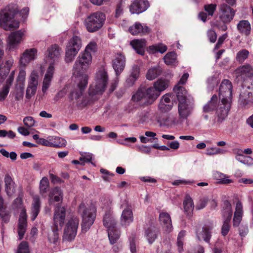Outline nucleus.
Listing matches in <instances>:
<instances>
[{
	"label": "nucleus",
	"instance_id": "1",
	"mask_svg": "<svg viewBox=\"0 0 253 253\" xmlns=\"http://www.w3.org/2000/svg\"><path fill=\"white\" fill-rule=\"evenodd\" d=\"M108 82L107 72L103 69L96 73L94 81L89 85L88 95L84 92L87 85L84 88L81 86L73 84L70 89L69 98L74 106L84 107L98 100L105 91Z\"/></svg>",
	"mask_w": 253,
	"mask_h": 253
},
{
	"label": "nucleus",
	"instance_id": "2",
	"mask_svg": "<svg viewBox=\"0 0 253 253\" xmlns=\"http://www.w3.org/2000/svg\"><path fill=\"white\" fill-rule=\"evenodd\" d=\"M92 57L89 54L81 52L78 56L73 67L74 76L73 84L81 86L84 88L88 84V76L85 73L92 63Z\"/></svg>",
	"mask_w": 253,
	"mask_h": 253
},
{
	"label": "nucleus",
	"instance_id": "3",
	"mask_svg": "<svg viewBox=\"0 0 253 253\" xmlns=\"http://www.w3.org/2000/svg\"><path fill=\"white\" fill-rule=\"evenodd\" d=\"M232 96V84L228 80H223L219 88L217 122H221L227 116L231 107Z\"/></svg>",
	"mask_w": 253,
	"mask_h": 253
},
{
	"label": "nucleus",
	"instance_id": "4",
	"mask_svg": "<svg viewBox=\"0 0 253 253\" xmlns=\"http://www.w3.org/2000/svg\"><path fill=\"white\" fill-rule=\"evenodd\" d=\"M189 74L185 73L180 78L176 84H175V93L178 101V113L181 118L186 119L191 111L190 107L187 103V91L184 85L189 78Z\"/></svg>",
	"mask_w": 253,
	"mask_h": 253
},
{
	"label": "nucleus",
	"instance_id": "5",
	"mask_svg": "<svg viewBox=\"0 0 253 253\" xmlns=\"http://www.w3.org/2000/svg\"><path fill=\"white\" fill-rule=\"evenodd\" d=\"M160 94L154 86L148 87H140L136 92L132 96V99L134 101H141L145 105H150L159 97Z\"/></svg>",
	"mask_w": 253,
	"mask_h": 253
},
{
	"label": "nucleus",
	"instance_id": "6",
	"mask_svg": "<svg viewBox=\"0 0 253 253\" xmlns=\"http://www.w3.org/2000/svg\"><path fill=\"white\" fill-rule=\"evenodd\" d=\"M79 211L82 217V230L86 232L94 222L96 216V209L93 205L86 207L84 204H81Z\"/></svg>",
	"mask_w": 253,
	"mask_h": 253
},
{
	"label": "nucleus",
	"instance_id": "7",
	"mask_svg": "<svg viewBox=\"0 0 253 253\" xmlns=\"http://www.w3.org/2000/svg\"><path fill=\"white\" fill-rule=\"evenodd\" d=\"M105 19V14L98 11L88 15L84 20V24L88 32H94L103 26Z\"/></svg>",
	"mask_w": 253,
	"mask_h": 253
},
{
	"label": "nucleus",
	"instance_id": "8",
	"mask_svg": "<svg viewBox=\"0 0 253 253\" xmlns=\"http://www.w3.org/2000/svg\"><path fill=\"white\" fill-rule=\"evenodd\" d=\"M82 46V40L78 36H74L68 41L65 48L64 60L66 63L73 62Z\"/></svg>",
	"mask_w": 253,
	"mask_h": 253
},
{
	"label": "nucleus",
	"instance_id": "9",
	"mask_svg": "<svg viewBox=\"0 0 253 253\" xmlns=\"http://www.w3.org/2000/svg\"><path fill=\"white\" fill-rule=\"evenodd\" d=\"M17 10L5 9L0 12V27L5 30H12L19 27V22L13 20Z\"/></svg>",
	"mask_w": 253,
	"mask_h": 253
},
{
	"label": "nucleus",
	"instance_id": "10",
	"mask_svg": "<svg viewBox=\"0 0 253 253\" xmlns=\"http://www.w3.org/2000/svg\"><path fill=\"white\" fill-rule=\"evenodd\" d=\"M13 206L15 208L21 209L18 225V233L19 239L21 240L26 231L27 217L26 210L23 207L21 198L18 197L14 200Z\"/></svg>",
	"mask_w": 253,
	"mask_h": 253
},
{
	"label": "nucleus",
	"instance_id": "11",
	"mask_svg": "<svg viewBox=\"0 0 253 253\" xmlns=\"http://www.w3.org/2000/svg\"><path fill=\"white\" fill-rule=\"evenodd\" d=\"M79 223V219L77 217H73L68 221L63 236L64 241H71L75 238Z\"/></svg>",
	"mask_w": 253,
	"mask_h": 253
},
{
	"label": "nucleus",
	"instance_id": "12",
	"mask_svg": "<svg viewBox=\"0 0 253 253\" xmlns=\"http://www.w3.org/2000/svg\"><path fill=\"white\" fill-rule=\"evenodd\" d=\"M62 53L61 48L56 44L51 45L46 51V62L49 64V66H53L58 62Z\"/></svg>",
	"mask_w": 253,
	"mask_h": 253
},
{
	"label": "nucleus",
	"instance_id": "13",
	"mask_svg": "<svg viewBox=\"0 0 253 253\" xmlns=\"http://www.w3.org/2000/svg\"><path fill=\"white\" fill-rule=\"evenodd\" d=\"M238 101L242 107L249 108L253 103V88L250 86L243 87L241 91Z\"/></svg>",
	"mask_w": 253,
	"mask_h": 253
},
{
	"label": "nucleus",
	"instance_id": "14",
	"mask_svg": "<svg viewBox=\"0 0 253 253\" xmlns=\"http://www.w3.org/2000/svg\"><path fill=\"white\" fill-rule=\"evenodd\" d=\"M213 227V224L211 222L205 223L201 229L198 230L196 231L197 239L199 241L203 240L205 242L210 244Z\"/></svg>",
	"mask_w": 253,
	"mask_h": 253
},
{
	"label": "nucleus",
	"instance_id": "15",
	"mask_svg": "<svg viewBox=\"0 0 253 253\" xmlns=\"http://www.w3.org/2000/svg\"><path fill=\"white\" fill-rule=\"evenodd\" d=\"M235 74L239 80L245 81L251 79L253 77V67L249 64L240 66L235 70Z\"/></svg>",
	"mask_w": 253,
	"mask_h": 253
},
{
	"label": "nucleus",
	"instance_id": "16",
	"mask_svg": "<svg viewBox=\"0 0 253 253\" xmlns=\"http://www.w3.org/2000/svg\"><path fill=\"white\" fill-rule=\"evenodd\" d=\"M38 55L36 48H28L24 50L20 57L19 63L21 66L26 67L30 62L35 60Z\"/></svg>",
	"mask_w": 253,
	"mask_h": 253
},
{
	"label": "nucleus",
	"instance_id": "17",
	"mask_svg": "<svg viewBox=\"0 0 253 253\" xmlns=\"http://www.w3.org/2000/svg\"><path fill=\"white\" fill-rule=\"evenodd\" d=\"M66 216V209L57 204L55 208L53 215V225L61 228L64 225Z\"/></svg>",
	"mask_w": 253,
	"mask_h": 253
},
{
	"label": "nucleus",
	"instance_id": "18",
	"mask_svg": "<svg viewBox=\"0 0 253 253\" xmlns=\"http://www.w3.org/2000/svg\"><path fill=\"white\" fill-rule=\"evenodd\" d=\"M38 75L35 71L31 73L28 81V85L26 90V97L30 99L35 95L38 84Z\"/></svg>",
	"mask_w": 253,
	"mask_h": 253
},
{
	"label": "nucleus",
	"instance_id": "19",
	"mask_svg": "<svg viewBox=\"0 0 253 253\" xmlns=\"http://www.w3.org/2000/svg\"><path fill=\"white\" fill-rule=\"evenodd\" d=\"M24 34L25 31L22 30H18L10 34L7 41L9 49H13L17 47V45L20 43Z\"/></svg>",
	"mask_w": 253,
	"mask_h": 253
},
{
	"label": "nucleus",
	"instance_id": "20",
	"mask_svg": "<svg viewBox=\"0 0 253 253\" xmlns=\"http://www.w3.org/2000/svg\"><path fill=\"white\" fill-rule=\"evenodd\" d=\"M220 20L225 23H229L234 17L235 10L229 5L226 4H223L220 6Z\"/></svg>",
	"mask_w": 253,
	"mask_h": 253
},
{
	"label": "nucleus",
	"instance_id": "21",
	"mask_svg": "<svg viewBox=\"0 0 253 253\" xmlns=\"http://www.w3.org/2000/svg\"><path fill=\"white\" fill-rule=\"evenodd\" d=\"M150 6L147 0H135L130 6V11L132 14H140L146 11Z\"/></svg>",
	"mask_w": 253,
	"mask_h": 253
},
{
	"label": "nucleus",
	"instance_id": "22",
	"mask_svg": "<svg viewBox=\"0 0 253 253\" xmlns=\"http://www.w3.org/2000/svg\"><path fill=\"white\" fill-rule=\"evenodd\" d=\"M173 105V96L170 94H166L161 99L158 107L162 112H166L170 110Z\"/></svg>",
	"mask_w": 253,
	"mask_h": 253
},
{
	"label": "nucleus",
	"instance_id": "23",
	"mask_svg": "<svg viewBox=\"0 0 253 253\" xmlns=\"http://www.w3.org/2000/svg\"><path fill=\"white\" fill-rule=\"evenodd\" d=\"M14 60L12 57H9L0 66V83H2L8 74L10 69L13 65Z\"/></svg>",
	"mask_w": 253,
	"mask_h": 253
},
{
	"label": "nucleus",
	"instance_id": "24",
	"mask_svg": "<svg viewBox=\"0 0 253 253\" xmlns=\"http://www.w3.org/2000/svg\"><path fill=\"white\" fill-rule=\"evenodd\" d=\"M126 65V58L122 53L116 55L113 62V67L116 72L117 77L124 70Z\"/></svg>",
	"mask_w": 253,
	"mask_h": 253
},
{
	"label": "nucleus",
	"instance_id": "25",
	"mask_svg": "<svg viewBox=\"0 0 253 253\" xmlns=\"http://www.w3.org/2000/svg\"><path fill=\"white\" fill-rule=\"evenodd\" d=\"M54 73V67L53 66H48L44 76L42 91L45 93L49 87Z\"/></svg>",
	"mask_w": 253,
	"mask_h": 253
},
{
	"label": "nucleus",
	"instance_id": "26",
	"mask_svg": "<svg viewBox=\"0 0 253 253\" xmlns=\"http://www.w3.org/2000/svg\"><path fill=\"white\" fill-rule=\"evenodd\" d=\"M15 73V70H13L10 73L6 79L5 84L1 88H0V101H3L7 96L9 91V87L13 81Z\"/></svg>",
	"mask_w": 253,
	"mask_h": 253
},
{
	"label": "nucleus",
	"instance_id": "27",
	"mask_svg": "<svg viewBox=\"0 0 253 253\" xmlns=\"http://www.w3.org/2000/svg\"><path fill=\"white\" fill-rule=\"evenodd\" d=\"M160 221L165 231L169 233L172 230L171 219L169 215L166 212H162L159 215Z\"/></svg>",
	"mask_w": 253,
	"mask_h": 253
},
{
	"label": "nucleus",
	"instance_id": "28",
	"mask_svg": "<svg viewBox=\"0 0 253 253\" xmlns=\"http://www.w3.org/2000/svg\"><path fill=\"white\" fill-rule=\"evenodd\" d=\"M129 31L133 35L146 34L149 32V29L144 24L136 22L133 25L129 27Z\"/></svg>",
	"mask_w": 253,
	"mask_h": 253
},
{
	"label": "nucleus",
	"instance_id": "29",
	"mask_svg": "<svg viewBox=\"0 0 253 253\" xmlns=\"http://www.w3.org/2000/svg\"><path fill=\"white\" fill-rule=\"evenodd\" d=\"M4 184L5 191L7 196H13L16 192V185L11 177L8 174L4 177Z\"/></svg>",
	"mask_w": 253,
	"mask_h": 253
},
{
	"label": "nucleus",
	"instance_id": "30",
	"mask_svg": "<svg viewBox=\"0 0 253 253\" xmlns=\"http://www.w3.org/2000/svg\"><path fill=\"white\" fill-rule=\"evenodd\" d=\"M243 214V211L242 204L241 202L238 201L236 203L235 211L233 219V226H239L242 219Z\"/></svg>",
	"mask_w": 253,
	"mask_h": 253
},
{
	"label": "nucleus",
	"instance_id": "31",
	"mask_svg": "<svg viewBox=\"0 0 253 253\" xmlns=\"http://www.w3.org/2000/svg\"><path fill=\"white\" fill-rule=\"evenodd\" d=\"M133 220V215L132 210L127 208L124 209L121 215V221L123 225H128Z\"/></svg>",
	"mask_w": 253,
	"mask_h": 253
},
{
	"label": "nucleus",
	"instance_id": "32",
	"mask_svg": "<svg viewBox=\"0 0 253 253\" xmlns=\"http://www.w3.org/2000/svg\"><path fill=\"white\" fill-rule=\"evenodd\" d=\"M237 28L240 33L248 36L251 34V26L248 20H242L239 21Z\"/></svg>",
	"mask_w": 253,
	"mask_h": 253
},
{
	"label": "nucleus",
	"instance_id": "33",
	"mask_svg": "<svg viewBox=\"0 0 253 253\" xmlns=\"http://www.w3.org/2000/svg\"><path fill=\"white\" fill-rule=\"evenodd\" d=\"M130 44L138 54L140 55L144 54V48L146 45L145 40H133L130 42Z\"/></svg>",
	"mask_w": 253,
	"mask_h": 253
},
{
	"label": "nucleus",
	"instance_id": "34",
	"mask_svg": "<svg viewBox=\"0 0 253 253\" xmlns=\"http://www.w3.org/2000/svg\"><path fill=\"white\" fill-rule=\"evenodd\" d=\"M103 224L107 230L114 228L116 226V220L110 211L106 212L103 217Z\"/></svg>",
	"mask_w": 253,
	"mask_h": 253
},
{
	"label": "nucleus",
	"instance_id": "35",
	"mask_svg": "<svg viewBox=\"0 0 253 253\" xmlns=\"http://www.w3.org/2000/svg\"><path fill=\"white\" fill-rule=\"evenodd\" d=\"M184 211L185 213L191 217L194 210V203L192 198L189 196H186L183 202Z\"/></svg>",
	"mask_w": 253,
	"mask_h": 253
},
{
	"label": "nucleus",
	"instance_id": "36",
	"mask_svg": "<svg viewBox=\"0 0 253 253\" xmlns=\"http://www.w3.org/2000/svg\"><path fill=\"white\" fill-rule=\"evenodd\" d=\"M217 101L218 98L216 95H213L211 99V100L207 104H206L203 108L204 112H210L213 111L215 109H216V111L218 109V105H217ZM217 114V113H216Z\"/></svg>",
	"mask_w": 253,
	"mask_h": 253
},
{
	"label": "nucleus",
	"instance_id": "37",
	"mask_svg": "<svg viewBox=\"0 0 253 253\" xmlns=\"http://www.w3.org/2000/svg\"><path fill=\"white\" fill-rule=\"evenodd\" d=\"M40 209V200L38 196H35L33 197V202L32 204L31 211V219L34 220L38 216Z\"/></svg>",
	"mask_w": 253,
	"mask_h": 253
},
{
	"label": "nucleus",
	"instance_id": "38",
	"mask_svg": "<svg viewBox=\"0 0 253 253\" xmlns=\"http://www.w3.org/2000/svg\"><path fill=\"white\" fill-rule=\"evenodd\" d=\"M158 236V230L154 226H150L145 232L146 237L149 244H152L157 238Z\"/></svg>",
	"mask_w": 253,
	"mask_h": 253
},
{
	"label": "nucleus",
	"instance_id": "39",
	"mask_svg": "<svg viewBox=\"0 0 253 253\" xmlns=\"http://www.w3.org/2000/svg\"><path fill=\"white\" fill-rule=\"evenodd\" d=\"M162 70L160 66H156L148 69L146 74V78L149 81H152L161 75Z\"/></svg>",
	"mask_w": 253,
	"mask_h": 253
},
{
	"label": "nucleus",
	"instance_id": "40",
	"mask_svg": "<svg viewBox=\"0 0 253 253\" xmlns=\"http://www.w3.org/2000/svg\"><path fill=\"white\" fill-rule=\"evenodd\" d=\"M51 195L49 196V200L50 204H52L54 202H59L62 200L63 193L59 188L55 187L53 189Z\"/></svg>",
	"mask_w": 253,
	"mask_h": 253
},
{
	"label": "nucleus",
	"instance_id": "41",
	"mask_svg": "<svg viewBox=\"0 0 253 253\" xmlns=\"http://www.w3.org/2000/svg\"><path fill=\"white\" fill-rule=\"evenodd\" d=\"M224 207L222 211V216L224 220L230 221L232 215V210L231 205L228 201L224 202Z\"/></svg>",
	"mask_w": 253,
	"mask_h": 253
},
{
	"label": "nucleus",
	"instance_id": "42",
	"mask_svg": "<svg viewBox=\"0 0 253 253\" xmlns=\"http://www.w3.org/2000/svg\"><path fill=\"white\" fill-rule=\"evenodd\" d=\"M50 147L60 148L64 147L66 145V141L59 137L49 136Z\"/></svg>",
	"mask_w": 253,
	"mask_h": 253
},
{
	"label": "nucleus",
	"instance_id": "43",
	"mask_svg": "<svg viewBox=\"0 0 253 253\" xmlns=\"http://www.w3.org/2000/svg\"><path fill=\"white\" fill-rule=\"evenodd\" d=\"M153 86L159 92V93L161 94V93L168 87L169 82L165 79H161L154 82Z\"/></svg>",
	"mask_w": 253,
	"mask_h": 253
},
{
	"label": "nucleus",
	"instance_id": "44",
	"mask_svg": "<svg viewBox=\"0 0 253 253\" xmlns=\"http://www.w3.org/2000/svg\"><path fill=\"white\" fill-rule=\"evenodd\" d=\"M107 231L111 244H113L115 243L120 237V232L116 228V226L107 230Z\"/></svg>",
	"mask_w": 253,
	"mask_h": 253
},
{
	"label": "nucleus",
	"instance_id": "45",
	"mask_svg": "<svg viewBox=\"0 0 253 253\" xmlns=\"http://www.w3.org/2000/svg\"><path fill=\"white\" fill-rule=\"evenodd\" d=\"M167 50V47L164 44L159 43L151 45L149 47L148 50L150 53H155L160 52L163 53Z\"/></svg>",
	"mask_w": 253,
	"mask_h": 253
},
{
	"label": "nucleus",
	"instance_id": "46",
	"mask_svg": "<svg viewBox=\"0 0 253 253\" xmlns=\"http://www.w3.org/2000/svg\"><path fill=\"white\" fill-rule=\"evenodd\" d=\"M249 54V51L248 50L242 49L237 53L236 59L239 63L242 64L248 58Z\"/></svg>",
	"mask_w": 253,
	"mask_h": 253
},
{
	"label": "nucleus",
	"instance_id": "47",
	"mask_svg": "<svg viewBox=\"0 0 253 253\" xmlns=\"http://www.w3.org/2000/svg\"><path fill=\"white\" fill-rule=\"evenodd\" d=\"M60 228L54 225L52 230L49 232L48 239L50 243H55L58 239V230Z\"/></svg>",
	"mask_w": 253,
	"mask_h": 253
},
{
	"label": "nucleus",
	"instance_id": "48",
	"mask_svg": "<svg viewBox=\"0 0 253 253\" xmlns=\"http://www.w3.org/2000/svg\"><path fill=\"white\" fill-rule=\"evenodd\" d=\"M185 235L186 231L184 230L181 231L178 235L176 245L177 247V250L179 253H181L183 251V245Z\"/></svg>",
	"mask_w": 253,
	"mask_h": 253
},
{
	"label": "nucleus",
	"instance_id": "49",
	"mask_svg": "<svg viewBox=\"0 0 253 253\" xmlns=\"http://www.w3.org/2000/svg\"><path fill=\"white\" fill-rule=\"evenodd\" d=\"M97 49V45L96 42L94 41H90L88 44L86 46L84 50L83 51L86 53L92 55L95 53Z\"/></svg>",
	"mask_w": 253,
	"mask_h": 253
},
{
	"label": "nucleus",
	"instance_id": "50",
	"mask_svg": "<svg viewBox=\"0 0 253 253\" xmlns=\"http://www.w3.org/2000/svg\"><path fill=\"white\" fill-rule=\"evenodd\" d=\"M3 199L0 197V216L3 221L6 222L9 220V214L3 208Z\"/></svg>",
	"mask_w": 253,
	"mask_h": 253
},
{
	"label": "nucleus",
	"instance_id": "51",
	"mask_svg": "<svg viewBox=\"0 0 253 253\" xmlns=\"http://www.w3.org/2000/svg\"><path fill=\"white\" fill-rule=\"evenodd\" d=\"M228 23H225L222 20H216L213 22L211 25L213 27H215L218 30L222 31H225L227 29V26L226 25Z\"/></svg>",
	"mask_w": 253,
	"mask_h": 253
},
{
	"label": "nucleus",
	"instance_id": "52",
	"mask_svg": "<svg viewBox=\"0 0 253 253\" xmlns=\"http://www.w3.org/2000/svg\"><path fill=\"white\" fill-rule=\"evenodd\" d=\"M48 180L46 177H43L40 184V190L41 194L46 193L48 187Z\"/></svg>",
	"mask_w": 253,
	"mask_h": 253
},
{
	"label": "nucleus",
	"instance_id": "53",
	"mask_svg": "<svg viewBox=\"0 0 253 253\" xmlns=\"http://www.w3.org/2000/svg\"><path fill=\"white\" fill-rule=\"evenodd\" d=\"M165 63L168 65H172L174 63V52H168L164 57Z\"/></svg>",
	"mask_w": 253,
	"mask_h": 253
},
{
	"label": "nucleus",
	"instance_id": "54",
	"mask_svg": "<svg viewBox=\"0 0 253 253\" xmlns=\"http://www.w3.org/2000/svg\"><path fill=\"white\" fill-rule=\"evenodd\" d=\"M25 77H26V71L24 69H21L19 71L18 76L17 78V82L19 83V84H22V86H21V89L23 90L24 87H23V84L25 81Z\"/></svg>",
	"mask_w": 253,
	"mask_h": 253
},
{
	"label": "nucleus",
	"instance_id": "55",
	"mask_svg": "<svg viewBox=\"0 0 253 253\" xmlns=\"http://www.w3.org/2000/svg\"><path fill=\"white\" fill-rule=\"evenodd\" d=\"M17 253H29L28 244L25 242H21L18 246Z\"/></svg>",
	"mask_w": 253,
	"mask_h": 253
},
{
	"label": "nucleus",
	"instance_id": "56",
	"mask_svg": "<svg viewBox=\"0 0 253 253\" xmlns=\"http://www.w3.org/2000/svg\"><path fill=\"white\" fill-rule=\"evenodd\" d=\"M230 221L223 220V223L221 227V234L223 236L227 235L230 229Z\"/></svg>",
	"mask_w": 253,
	"mask_h": 253
},
{
	"label": "nucleus",
	"instance_id": "57",
	"mask_svg": "<svg viewBox=\"0 0 253 253\" xmlns=\"http://www.w3.org/2000/svg\"><path fill=\"white\" fill-rule=\"evenodd\" d=\"M204 9L209 16H212L215 11L216 5L214 4H206L204 6Z\"/></svg>",
	"mask_w": 253,
	"mask_h": 253
},
{
	"label": "nucleus",
	"instance_id": "58",
	"mask_svg": "<svg viewBox=\"0 0 253 253\" xmlns=\"http://www.w3.org/2000/svg\"><path fill=\"white\" fill-rule=\"evenodd\" d=\"M227 37L228 35L227 33H225L223 34L222 36H220L218 39L217 42L214 46V49L217 50L218 48H219L221 47L222 43H223L225 40L227 38Z\"/></svg>",
	"mask_w": 253,
	"mask_h": 253
},
{
	"label": "nucleus",
	"instance_id": "59",
	"mask_svg": "<svg viewBox=\"0 0 253 253\" xmlns=\"http://www.w3.org/2000/svg\"><path fill=\"white\" fill-rule=\"evenodd\" d=\"M208 37L211 43L215 42L217 39V35L215 32L212 30H210L207 33Z\"/></svg>",
	"mask_w": 253,
	"mask_h": 253
},
{
	"label": "nucleus",
	"instance_id": "60",
	"mask_svg": "<svg viewBox=\"0 0 253 253\" xmlns=\"http://www.w3.org/2000/svg\"><path fill=\"white\" fill-rule=\"evenodd\" d=\"M92 154L90 153H86L84 155L82 156L80 158V161L82 162L81 164L82 165H84L85 162H90L92 160Z\"/></svg>",
	"mask_w": 253,
	"mask_h": 253
},
{
	"label": "nucleus",
	"instance_id": "61",
	"mask_svg": "<svg viewBox=\"0 0 253 253\" xmlns=\"http://www.w3.org/2000/svg\"><path fill=\"white\" fill-rule=\"evenodd\" d=\"M25 126H33L35 125V120L31 117H25L23 120Z\"/></svg>",
	"mask_w": 253,
	"mask_h": 253
},
{
	"label": "nucleus",
	"instance_id": "62",
	"mask_svg": "<svg viewBox=\"0 0 253 253\" xmlns=\"http://www.w3.org/2000/svg\"><path fill=\"white\" fill-rule=\"evenodd\" d=\"M140 74V68L137 65H134L132 67V71L130 74V76L135 78L136 79H138Z\"/></svg>",
	"mask_w": 253,
	"mask_h": 253
},
{
	"label": "nucleus",
	"instance_id": "63",
	"mask_svg": "<svg viewBox=\"0 0 253 253\" xmlns=\"http://www.w3.org/2000/svg\"><path fill=\"white\" fill-rule=\"evenodd\" d=\"M39 144H41L45 146L50 147V140H49V136L47 139L40 138L37 141Z\"/></svg>",
	"mask_w": 253,
	"mask_h": 253
},
{
	"label": "nucleus",
	"instance_id": "64",
	"mask_svg": "<svg viewBox=\"0 0 253 253\" xmlns=\"http://www.w3.org/2000/svg\"><path fill=\"white\" fill-rule=\"evenodd\" d=\"M138 117L139 119L138 121L139 122V123L144 124V123L147 121L148 119V115L147 113H141V114H140Z\"/></svg>",
	"mask_w": 253,
	"mask_h": 253
}]
</instances>
